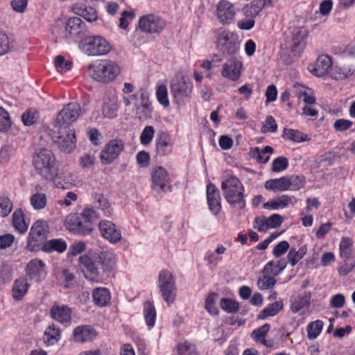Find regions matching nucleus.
<instances>
[{
    "mask_svg": "<svg viewBox=\"0 0 355 355\" xmlns=\"http://www.w3.org/2000/svg\"><path fill=\"white\" fill-rule=\"evenodd\" d=\"M221 189L224 198L232 207L239 209L245 208L244 187L238 178L232 175L223 180Z\"/></svg>",
    "mask_w": 355,
    "mask_h": 355,
    "instance_id": "obj_1",
    "label": "nucleus"
},
{
    "mask_svg": "<svg viewBox=\"0 0 355 355\" xmlns=\"http://www.w3.org/2000/svg\"><path fill=\"white\" fill-rule=\"evenodd\" d=\"M33 163L40 175L46 180H53L58 174L55 158L48 149L39 150L34 157Z\"/></svg>",
    "mask_w": 355,
    "mask_h": 355,
    "instance_id": "obj_2",
    "label": "nucleus"
},
{
    "mask_svg": "<svg viewBox=\"0 0 355 355\" xmlns=\"http://www.w3.org/2000/svg\"><path fill=\"white\" fill-rule=\"evenodd\" d=\"M119 66L111 60L101 61L98 64L89 66V73L92 79L103 83L113 81L120 73Z\"/></svg>",
    "mask_w": 355,
    "mask_h": 355,
    "instance_id": "obj_3",
    "label": "nucleus"
},
{
    "mask_svg": "<svg viewBox=\"0 0 355 355\" xmlns=\"http://www.w3.org/2000/svg\"><path fill=\"white\" fill-rule=\"evenodd\" d=\"M85 31V24L78 17L69 18L66 23L58 21L53 28L52 33L61 39L80 36Z\"/></svg>",
    "mask_w": 355,
    "mask_h": 355,
    "instance_id": "obj_4",
    "label": "nucleus"
},
{
    "mask_svg": "<svg viewBox=\"0 0 355 355\" xmlns=\"http://www.w3.org/2000/svg\"><path fill=\"white\" fill-rule=\"evenodd\" d=\"M216 46L218 50L225 55H232L239 49V37L230 31H222L218 38Z\"/></svg>",
    "mask_w": 355,
    "mask_h": 355,
    "instance_id": "obj_5",
    "label": "nucleus"
},
{
    "mask_svg": "<svg viewBox=\"0 0 355 355\" xmlns=\"http://www.w3.org/2000/svg\"><path fill=\"white\" fill-rule=\"evenodd\" d=\"M158 283L164 300L168 304H172L176 296V288L172 273L167 270H162L158 276Z\"/></svg>",
    "mask_w": 355,
    "mask_h": 355,
    "instance_id": "obj_6",
    "label": "nucleus"
},
{
    "mask_svg": "<svg viewBox=\"0 0 355 355\" xmlns=\"http://www.w3.org/2000/svg\"><path fill=\"white\" fill-rule=\"evenodd\" d=\"M286 48L291 49L295 55H299L304 47V40L307 32L302 28H293L284 33Z\"/></svg>",
    "mask_w": 355,
    "mask_h": 355,
    "instance_id": "obj_7",
    "label": "nucleus"
},
{
    "mask_svg": "<svg viewBox=\"0 0 355 355\" xmlns=\"http://www.w3.org/2000/svg\"><path fill=\"white\" fill-rule=\"evenodd\" d=\"M80 105L77 103H68L58 114L55 127L56 128H69V125L75 121L81 114Z\"/></svg>",
    "mask_w": 355,
    "mask_h": 355,
    "instance_id": "obj_8",
    "label": "nucleus"
},
{
    "mask_svg": "<svg viewBox=\"0 0 355 355\" xmlns=\"http://www.w3.org/2000/svg\"><path fill=\"white\" fill-rule=\"evenodd\" d=\"M49 226L44 220L36 221L29 232L27 247L31 250H37V247L41 245L46 239L48 236Z\"/></svg>",
    "mask_w": 355,
    "mask_h": 355,
    "instance_id": "obj_9",
    "label": "nucleus"
},
{
    "mask_svg": "<svg viewBox=\"0 0 355 355\" xmlns=\"http://www.w3.org/2000/svg\"><path fill=\"white\" fill-rule=\"evenodd\" d=\"M58 132L53 137L54 142L63 152L71 153L76 147V135L69 128H57Z\"/></svg>",
    "mask_w": 355,
    "mask_h": 355,
    "instance_id": "obj_10",
    "label": "nucleus"
},
{
    "mask_svg": "<svg viewBox=\"0 0 355 355\" xmlns=\"http://www.w3.org/2000/svg\"><path fill=\"white\" fill-rule=\"evenodd\" d=\"M83 49L89 55H105L110 51L109 44L100 36H90L85 39Z\"/></svg>",
    "mask_w": 355,
    "mask_h": 355,
    "instance_id": "obj_11",
    "label": "nucleus"
},
{
    "mask_svg": "<svg viewBox=\"0 0 355 355\" xmlns=\"http://www.w3.org/2000/svg\"><path fill=\"white\" fill-rule=\"evenodd\" d=\"M166 26L165 21L159 16L148 14L140 17L139 29L145 33H159Z\"/></svg>",
    "mask_w": 355,
    "mask_h": 355,
    "instance_id": "obj_12",
    "label": "nucleus"
},
{
    "mask_svg": "<svg viewBox=\"0 0 355 355\" xmlns=\"http://www.w3.org/2000/svg\"><path fill=\"white\" fill-rule=\"evenodd\" d=\"M170 89L175 101L180 102L190 94L192 90V84L183 77L176 78L171 80Z\"/></svg>",
    "mask_w": 355,
    "mask_h": 355,
    "instance_id": "obj_13",
    "label": "nucleus"
},
{
    "mask_svg": "<svg viewBox=\"0 0 355 355\" xmlns=\"http://www.w3.org/2000/svg\"><path fill=\"white\" fill-rule=\"evenodd\" d=\"M124 144L121 139H112L101 153V159L103 164H111L122 152Z\"/></svg>",
    "mask_w": 355,
    "mask_h": 355,
    "instance_id": "obj_14",
    "label": "nucleus"
},
{
    "mask_svg": "<svg viewBox=\"0 0 355 355\" xmlns=\"http://www.w3.org/2000/svg\"><path fill=\"white\" fill-rule=\"evenodd\" d=\"M66 223L71 231L82 235L89 234L93 230L92 224L86 221L77 214L69 216L66 219Z\"/></svg>",
    "mask_w": 355,
    "mask_h": 355,
    "instance_id": "obj_15",
    "label": "nucleus"
},
{
    "mask_svg": "<svg viewBox=\"0 0 355 355\" xmlns=\"http://www.w3.org/2000/svg\"><path fill=\"white\" fill-rule=\"evenodd\" d=\"M153 188L157 192L165 191L170 187V177L168 171L162 166L155 167L151 173Z\"/></svg>",
    "mask_w": 355,
    "mask_h": 355,
    "instance_id": "obj_16",
    "label": "nucleus"
},
{
    "mask_svg": "<svg viewBox=\"0 0 355 355\" xmlns=\"http://www.w3.org/2000/svg\"><path fill=\"white\" fill-rule=\"evenodd\" d=\"M216 14L221 24H230L235 17L234 6L228 1H220L216 6Z\"/></svg>",
    "mask_w": 355,
    "mask_h": 355,
    "instance_id": "obj_17",
    "label": "nucleus"
},
{
    "mask_svg": "<svg viewBox=\"0 0 355 355\" xmlns=\"http://www.w3.org/2000/svg\"><path fill=\"white\" fill-rule=\"evenodd\" d=\"M101 235L110 243H116L121 239V230L110 220H102L98 224Z\"/></svg>",
    "mask_w": 355,
    "mask_h": 355,
    "instance_id": "obj_18",
    "label": "nucleus"
},
{
    "mask_svg": "<svg viewBox=\"0 0 355 355\" xmlns=\"http://www.w3.org/2000/svg\"><path fill=\"white\" fill-rule=\"evenodd\" d=\"M26 271L31 279L37 282H40L46 275L45 264L40 259H32L27 264Z\"/></svg>",
    "mask_w": 355,
    "mask_h": 355,
    "instance_id": "obj_19",
    "label": "nucleus"
},
{
    "mask_svg": "<svg viewBox=\"0 0 355 355\" xmlns=\"http://www.w3.org/2000/svg\"><path fill=\"white\" fill-rule=\"evenodd\" d=\"M207 200L211 212L217 215L221 209L220 195L218 189L213 184L207 186Z\"/></svg>",
    "mask_w": 355,
    "mask_h": 355,
    "instance_id": "obj_20",
    "label": "nucleus"
},
{
    "mask_svg": "<svg viewBox=\"0 0 355 355\" xmlns=\"http://www.w3.org/2000/svg\"><path fill=\"white\" fill-rule=\"evenodd\" d=\"M332 67V61L329 56L322 55L318 58L310 71L315 76L322 77L327 74Z\"/></svg>",
    "mask_w": 355,
    "mask_h": 355,
    "instance_id": "obj_21",
    "label": "nucleus"
},
{
    "mask_svg": "<svg viewBox=\"0 0 355 355\" xmlns=\"http://www.w3.org/2000/svg\"><path fill=\"white\" fill-rule=\"evenodd\" d=\"M242 65V62L238 60H234L230 64H224L223 65L221 74L225 78L232 81H236L239 80L241 76Z\"/></svg>",
    "mask_w": 355,
    "mask_h": 355,
    "instance_id": "obj_22",
    "label": "nucleus"
},
{
    "mask_svg": "<svg viewBox=\"0 0 355 355\" xmlns=\"http://www.w3.org/2000/svg\"><path fill=\"white\" fill-rule=\"evenodd\" d=\"M96 336L95 330L89 326L78 327L73 331L74 340L78 343L91 341Z\"/></svg>",
    "mask_w": 355,
    "mask_h": 355,
    "instance_id": "obj_23",
    "label": "nucleus"
},
{
    "mask_svg": "<svg viewBox=\"0 0 355 355\" xmlns=\"http://www.w3.org/2000/svg\"><path fill=\"white\" fill-rule=\"evenodd\" d=\"M171 139L169 135L164 131L157 133L156 149L158 155L164 156L171 151Z\"/></svg>",
    "mask_w": 355,
    "mask_h": 355,
    "instance_id": "obj_24",
    "label": "nucleus"
},
{
    "mask_svg": "<svg viewBox=\"0 0 355 355\" xmlns=\"http://www.w3.org/2000/svg\"><path fill=\"white\" fill-rule=\"evenodd\" d=\"M119 108L118 99L114 94L106 97L103 105V114L107 118H114L117 114Z\"/></svg>",
    "mask_w": 355,
    "mask_h": 355,
    "instance_id": "obj_25",
    "label": "nucleus"
},
{
    "mask_svg": "<svg viewBox=\"0 0 355 355\" xmlns=\"http://www.w3.org/2000/svg\"><path fill=\"white\" fill-rule=\"evenodd\" d=\"M51 317L61 323L71 320V309L67 306L54 305L51 309Z\"/></svg>",
    "mask_w": 355,
    "mask_h": 355,
    "instance_id": "obj_26",
    "label": "nucleus"
},
{
    "mask_svg": "<svg viewBox=\"0 0 355 355\" xmlns=\"http://www.w3.org/2000/svg\"><path fill=\"white\" fill-rule=\"evenodd\" d=\"M264 187L267 190L284 191L290 188V182H288V178L284 176L278 179L267 180Z\"/></svg>",
    "mask_w": 355,
    "mask_h": 355,
    "instance_id": "obj_27",
    "label": "nucleus"
},
{
    "mask_svg": "<svg viewBox=\"0 0 355 355\" xmlns=\"http://www.w3.org/2000/svg\"><path fill=\"white\" fill-rule=\"evenodd\" d=\"M41 249L46 252H51L53 251L63 252L67 249V243L62 239H51L46 241Z\"/></svg>",
    "mask_w": 355,
    "mask_h": 355,
    "instance_id": "obj_28",
    "label": "nucleus"
},
{
    "mask_svg": "<svg viewBox=\"0 0 355 355\" xmlns=\"http://www.w3.org/2000/svg\"><path fill=\"white\" fill-rule=\"evenodd\" d=\"M292 201V197L288 195H283L277 200L268 201L263 207L267 209H278L287 207Z\"/></svg>",
    "mask_w": 355,
    "mask_h": 355,
    "instance_id": "obj_29",
    "label": "nucleus"
},
{
    "mask_svg": "<svg viewBox=\"0 0 355 355\" xmlns=\"http://www.w3.org/2000/svg\"><path fill=\"white\" fill-rule=\"evenodd\" d=\"M60 338V331L55 324L49 326L44 331V340L48 345H53Z\"/></svg>",
    "mask_w": 355,
    "mask_h": 355,
    "instance_id": "obj_30",
    "label": "nucleus"
},
{
    "mask_svg": "<svg viewBox=\"0 0 355 355\" xmlns=\"http://www.w3.org/2000/svg\"><path fill=\"white\" fill-rule=\"evenodd\" d=\"M273 152V148L267 146L261 150L258 147L252 148L250 149V155L252 158H255L259 162L265 164L268 162L270 156L262 157V155L271 154Z\"/></svg>",
    "mask_w": 355,
    "mask_h": 355,
    "instance_id": "obj_31",
    "label": "nucleus"
},
{
    "mask_svg": "<svg viewBox=\"0 0 355 355\" xmlns=\"http://www.w3.org/2000/svg\"><path fill=\"white\" fill-rule=\"evenodd\" d=\"M93 299L96 304L100 306L107 305L110 300V295L107 288H96L93 292Z\"/></svg>",
    "mask_w": 355,
    "mask_h": 355,
    "instance_id": "obj_32",
    "label": "nucleus"
},
{
    "mask_svg": "<svg viewBox=\"0 0 355 355\" xmlns=\"http://www.w3.org/2000/svg\"><path fill=\"white\" fill-rule=\"evenodd\" d=\"M97 259H98V262L101 263L105 272L112 270L115 264L114 254L112 252L108 251L103 252Z\"/></svg>",
    "mask_w": 355,
    "mask_h": 355,
    "instance_id": "obj_33",
    "label": "nucleus"
},
{
    "mask_svg": "<svg viewBox=\"0 0 355 355\" xmlns=\"http://www.w3.org/2000/svg\"><path fill=\"white\" fill-rule=\"evenodd\" d=\"M282 301H277L264 308L259 314L258 318L263 320L269 316H274L283 309Z\"/></svg>",
    "mask_w": 355,
    "mask_h": 355,
    "instance_id": "obj_34",
    "label": "nucleus"
},
{
    "mask_svg": "<svg viewBox=\"0 0 355 355\" xmlns=\"http://www.w3.org/2000/svg\"><path fill=\"white\" fill-rule=\"evenodd\" d=\"M264 6V0H253L250 6L243 8V12L247 16L254 17L259 14Z\"/></svg>",
    "mask_w": 355,
    "mask_h": 355,
    "instance_id": "obj_35",
    "label": "nucleus"
},
{
    "mask_svg": "<svg viewBox=\"0 0 355 355\" xmlns=\"http://www.w3.org/2000/svg\"><path fill=\"white\" fill-rule=\"evenodd\" d=\"M12 223L15 228L21 234L27 231L28 225L25 222L24 214L21 209H18L14 212L12 215Z\"/></svg>",
    "mask_w": 355,
    "mask_h": 355,
    "instance_id": "obj_36",
    "label": "nucleus"
},
{
    "mask_svg": "<svg viewBox=\"0 0 355 355\" xmlns=\"http://www.w3.org/2000/svg\"><path fill=\"white\" fill-rule=\"evenodd\" d=\"M28 284L23 279L15 280L12 288V297L16 300H20L26 293Z\"/></svg>",
    "mask_w": 355,
    "mask_h": 355,
    "instance_id": "obj_37",
    "label": "nucleus"
},
{
    "mask_svg": "<svg viewBox=\"0 0 355 355\" xmlns=\"http://www.w3.org/2000/svg\"><path fill=\"white\" fill-rule=\"evenodd\" d=\"M79 262L81 267L85 268L91 275L96 277L98 275V268L96 261L87 255L80 256Z\"/></svg>",
    "mask_w": 355,
    "mask_h": 355,
    "instance_id": "obj_38",
    "label": "nucleus"
},
{
    "mask_svg": "<svg viewBox=\"0 0 355 355\" xmlns=\"http://www.w3.org/2000/svg\"><path fill=\"white\" fill-rule=\"evenodd\" d=\"M144 315L148 327L154 326L156 319V311L153 304L149 301L144 303Z\"/></svg>",
    "mask_w": 355,
    "mask_h": 355,
    "instance_id": "obj_39",
    "label": "nucleus"
},
{
    "mask_svg": "<svg viewBox=\"0 0 355 355\" xmlns=\"http://www.w3.org/2000/svg\"><path fill=\"white\" fill-rule=\"evenodd\" d=\"M283 137L295 142H302L310 140V138L307 135L293 129L285 128L284 130Z\"/></svg>",
    "mask_w": 355,
    "mask_h": 355,
    "instance_id": "obj_40",
    "label": "nucleus"
},
{
    "mask_svg": "<svg viewBox=\"0 0 355 355\" xmlns=\"http://www.w3.org/2000/svg\"><path fill=\"white\" fill-rule=\"evenodd\" d=\"M353 71L347 66H335L331 73V78L335 80H343L351 75Z\"/></svg>",
    "mask_w": 355,
    "mask_h": 355,
    "instance_id": "obj_41",
    "label": "nucleus"
},
{
    "mask_svg": "<svg viewBox=\"0 0 355 355\" xmlns=\"http://www.w3.org/2000/svg\"><path fill=\"white\" fill-rule=\"evenodd\" d=\"M306 252V246L301 247L297 251L291 248L287 255L288 260L292 266H295L297 262L303 258Z\"/></svg>",
    "mask_w": 355,
    "mask_h": 355,
    "instance_id": "obj_42",
    "label": "nucleus"
},
{
    "mask_svg": "<svg viewBox=\"0 0 355 355\" xmlns=\"http://www.w3.org/2000/svg\"><path fill=\"white\" fill-rule=\"evenodd\" d=\"M352 241L350 239L344 237L340 243V255L345 259L351 258Z\"/></svg>",
    "mask_w": 355,
    "mask_h": 355,
    "instance_id": "obj_43",
    "label": "nucleus"
},
{
    "mask_svg": "<svg viewBox=\"0 0 355 355\" xmlns=\"http://www.w3.org/2000/svg\"><path fill=\"white\" fill-rule=\"evenodd\" d=\"M30 201L35 209L40 210L46 205V196L43 193H36L31 196Z\"/></svg>",
    "mask_w": 355,
    "mask_h": 355,
    "instance_id": "obj_44",
    "label": "nucleus"
},
{
    "mask_svg": "<svg viewBox=\"0 0 355 355\" xmlns=\"http://www.w3.org/2000/svg\"><path fill=\"white\" fill-rule=\"evenodd\" d=\"M323 327L321 320H316L309 324L307 327L308 337L309 339L316 338L320 334Z\"/></svg>",
    "mask_w": 355,
    "mask_h": 355,
    "instance_id": "obj_45",
    "label": "nucleus"
},
{
    "mask_svg": "<svg viewBox=\"0 0 355 355\" xmlns=\"http://www.w3.org/2000/svg\"><path fill=\"white\" fill-rule=\"evenodd\" d=\"M39 112L35 110H28L21 115V120L25 125L30 126L38 120Z\"/></svg>",
    "mask_w": 355,
    "mask_h": 355,
    "instance_id": "obj_46",
    "label": "nucleus"
},
{
    "mask_svg": "<svg viewBox=\"0 0 355 355\" xmlns=\"http://www.w3.org/2000/svg\"><path fill=\"white\" fill-rule=\"evenodd\" d=\"M178 355H197L195 345L188 342L180 343L177 346Z\"/></svg>",
    "mask_w": 355,
    "mask_h": 355,
    "instance_id": "obj_47",
    "label": "nucleus"
},
{
    "mask_svg": "<svg viewBox=\"0 0 355 355\" xmlns=\"http://www.w3.org/2000/svg\"><path fill=\"white\" fill-rule=\"evenodd\" d=\"M276 284L275 279L266 274H263V278L259 279L257 282V286L260 290H267L275 286Z\"/></svg>",
    "mask_w": 355,
    "mask_h": 355,
    "instance_id": "obj_48",
    "label": "nucleus"
},
{
    "mask_svg": "<svg viewBox=\"0 0 355 355\" xmlns=\"http://www.w3.org/2000/svg\"><path fill=\"white\" fill-rule=\"evenodd\" d=\"M55 67L58 71L63 73L67 70L71 68L72 62L69 60H65L64 58L62 55H58L54 61Z\"/></svg>",
    "mask_w": 355,
    "mask_h": 355,
    "instance_id": "obj_49",
    "label": "nucleus"
},
{
    "mask_svg": "<svg viewBox=\"0 0 355 355\" xmlns=\"http://www.w3.org/2000/svg\"><path fill=\"white\" fill-rule=\"evenodd\" d=\"M156 96L157 101L163 106L168 107L169 105V101L168 99V91L165 85H161L157 87Z\"/></svg>",
    "mask_w": 355,
    "mask_h": 355,
    "instance_id": "obj_50",
    "label": "nucleus"
},
{
    "mask_svg": "<svg viewBox=\"0 0 355 355\" xmlns=\"http://www.w3.org/2000/svg\"><path fill=\"white\" fill-rule=\"evenodd\" d=\"M217 294L211 293L207 297L205 300V309L211 315H216L218 313V309L215 305V300Z\"/></svg>",
    "mask_w": 355,
    "mask_h": 355,
    "instance_id": "obj_51",
    "label": "nucleus"
},
{
    "mask_svg": "<svg viewBox=\"0 0 355 355\" xmlns=\"http://www.w3.org/2000/svg\"><path fill=\"white\" fill-rule=\"evenodd\" d=\"M155 134L154 128L151 125H148L144 128L140 135V141L141 144L148 145L149 144Z\"/></svg>",
    "mask_w": 355,
    "mask_h": 355,
    "instance_id": "obj_52",
    "label": "nucleus"
},
{
    "mask_svg": "<svg viewBox=\"0 0 355 355\" xmlns=\"http://www.w3.org/2000/svg\"><path fill=\"white\" fill-rule=\"evenodd\" d=\"M220 306L223 310L228 313H234L239 309V304L231 299L222 298Z\"/></svg>",
    "mask_w": 355,
    "mask_h": 355,
    "instance_id": "obj_53",
    "label": "nucleus"
},
{
    "mask_svg": "<svg viewBox=\"0 0 355 355\" xmlns=\"http://www.w3.org/2000/svg\"><path fill=\"white\" fill-rule=\"evenodd\" d=\"M11 125V121L8 112L0 107V131H7Z\"/></svg>",
    "mask_w": 355,
    "mask_h": 355,
    "instance_id": "obj_54",
    "label": "nucleus"
},
{
    "mask_svg": "<svg viewBox=\"0 0 355 355\" xmlns=\"http://www.w3.org/2000/svg\"><path fill=\"white\" fill-rule=\"evenodd\" d=\"M309 304V298L304 296H297L291 305V309L293 313H298L304 306Z\"/></svg>",
    "mask_w": 355,
    "mask_h": 355,
    "instance_id": "obj_55",
    "label": "nucleus"
},
{
    "mask_svg": "<svg viewBox=\"0 0 355 355\" xmlns=\"http://www.w3.org/2000/svg\"><path fill=\"white\" fill-rule=\"evenodd\" d=\"M288 166V160L285 157H278L272 162V169L274 172H281Z\"/></svg>",
    "mask_w": 355,
    "mask_h": 355,
    "instance_id": "obj_56",
    "label": "nucleus"
},
{
    "mask_svg": "<svg viewBox=\"0 0 355 355\" xmlns=\"http://www.w3.org/2000/svg\"><path fill=\"white\" fill-rule=\"evenodd\" d=\"M0 209L2 217H6L10 214L12 209V204L8 198L0 196Z\"/></svg>",
    "mask_w": 355,
    "mask_h": 355,
    "instance_id": "obj_57",
    "label": "nucleus"
},
{
    "mask_svg": "<svg viewBox=\"0 0 355 355\" xmlns=\"http://www.w3.org/2000/svg\"><path fill=\"white\" fill-rule=\"evenodd\" d=\"M270 326L268 324H265L260 328L254 329L252 333L253 339L257 341H261L266 336L267 333L270 330Z\"/></svg>",
    "mask_w": 355,
    "mask_h": 355,
    "instance_id": "obj_58",
    "label": "nucleus"
},
{
    "mask_svg": "<svg viewBox=\"0 0 355 355\" xmlns=\"http://www.w3.org/2000/svg\"><path fill=\"white\" fill-rule=\"evenodd\" d=\"M266 226L268 228H277L279 227L284 221V218L281 215L272 214L270 217L266 218Z\"/></svg>",
    "mask_w": 355,
    "mask_h": 355,
    "instance_id": "obj_59",
    "label": "nucleus"
},
{
    "mask_svg": "<svg viewBox=\"0 0 355 355\" xmlns=\"http://www.w3.org/2000/svg\"><path fill=\"white\" fill-rule=\"evenodd\" d=\"M277 125L274 118L270 115L267 116L265 123L261 128V132L263 133L268 132H274L277 130Z\"/></svg>",
    "mask_w": 355,
    "mask_h": 355,
    "instance_id": "obj_60",
    "label": "nucleus"
},
{
    "mask_svg": "<svg viewBox=\"0 0 355 355\" xmlns=\"http://www.w3.org/2000/svg\"><path fill=\"white\" fill-rule=\"evenodd\" d=\"M288 182H290L291 190H298L304 186L305 178L302 175H295L288 178Z\"/></svg>",
    "mask_w": 355,
    "mask_h": 355,
    "instance_id": "obj_61",
    "label": "nucleus"
},
{
    "mask_svg": "<svg viewBox=\"0 0 355 355\" xmlns=\"http://www.w3.org/2000/svg\"><path fill=\"white\" fill-rule=\"evenodd\" d=\"M11 279V268L4 262L0 263V279L3 282L10 281Z\"/></svg>",
    "mask_w": 355,
    "mask_h": 355,
    "instance_id": "obj_62",
    "label": "nucleus"
},
{
    "mask_svg": "<svg viewBox=\"0 0 355 355\" xmlns=\"http://www.w3.org/2000/svg\"><path fill=\"white\" fill-rule=\"evenodd\" d=\"M289 248V243L286 241H282L276 245L272 250V254L279 257L284 254Z\"/></svg>",
    "mask_w": 355,
    "mask_h": 355,
    "instance_id": "obj_63",
    "label": "nucleus"
},
{
    "mask_svg": "<svg viewBox=\"0 0 355 355\" xmlns=\"http://www.w3.org/2000/svg\"><path fill=\"white\" fill-rule=\"evenodd\" d=\"M355 267V261L349 259H345V263L338 268V272L340 275H346L350 272Z\"/></svg>",
    "mask_w": 355,
    "mask_h": 355,
    "instance_id": "obj_64",
    "label": "nucleus"
}]
</instances>
